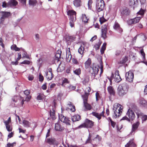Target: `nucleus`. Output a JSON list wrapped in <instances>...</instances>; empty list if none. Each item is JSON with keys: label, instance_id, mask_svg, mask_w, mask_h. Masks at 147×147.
I'll use <instances>...</instances> for the list:
<instances>
[{"label": "nucleus", "instance_id": "nucleus-11", "mask_svg": "<svg viewBox=\"0 0 147 147\" xmlns=\"http://www.w3.org/2000/svg\"><path fill=\"white\" fill-rule=\"evenodd\" d=\"M127 115L129 117L130 120H133L135 118V115L134 112L131 110L129 109L127 113Z\"/></svg>", "mask_w": 147, "mask_h": 147}, {"label": "nucleus", "instance_id": "nucleus-50", "mask_svg": "<svg viewBox=\"0 0 147 147\" xmlns=\"http://www.w3.org/2000/svg\"><path fill=\"white\" fill-rule=\"evenodd\" d=\"M136 54L131 51H130L129 52V57L130 58L133 59L135 57Z\"/></svg>", "mask_w": 147, "mask_h": 147}, {"label": "nucleus", "instance_id": "nucleus-14", "mask_svg": "<svg viewBox=\"0 0 147 147\" xmlns=\"http://www.w3.org/2000/svg\"><path fill=\"white\" fill-rule=\"evenodd\" d=\"M113 27L114 29L118 31L120 33H121L123 31V30L121 28L117 22H115L113 25Z\"/></svg>", "mask_w": 147, "mask_h": 147}, {"label": "nucleus", "instance_id": "nucleus-64", "mask_svg": "<svg viewBox=\"0 0 147 147\" xmlns=\"http://www.w3.org/2000/svg\"><path fill=\"white\" fill-rule=\"evenodd\" d=\"M99 21L100 22V24H102L103 22H105L106 20H105L104 18H100Z\"/></svg>", "mask_w": 147, "mask_h": 147}, {"label": "nucleus", "instance_id": "nucleus-24", "mask_svg": "<svg viewBox=\"0 0 147 147\" xmlns=\"http://www.w3.org/2000/svg\"><path fill=\"white\" fill-rule=\"evenodd\" d=\"M10 122H9L7 120L4 121V123H5V125L6 126V128L8 131H11L12 130V128L10 127L9 125V124L10 123Z\"/></svg>", "mask_w": 147, "mask_h": 147}, {"label": "nucleus", "instance_id": "nucleus-33", "mask_svg": "<svg viewBox=\"0 0 147 147\" xmlns=\"http://www.w3.org/2000/svg\"><path fill=\"white\" fill-rule=\"evenodd\" d=\"M55 111L54 107H52V108L50 110V116L53 119L55 118Z\"/></svg>", "mask_w": 147, "mask_h": 147}, {"label": "nucleus", "instance_id": "nucleus-17", "mask_svg": "<svg viewBox=\"0 0 147 147\" xmlns=\"http://www.w3.org/2000/svg\"><path fill=\"white\" fill-rule=\"evenodd\" d=\"M139 125L140 122L139 121H137L136 122L134 123L132 125V128L131 133L132 134L133 132H134L138 129Z\"/></svg>", "mask_w": 147, "mask_h": 147}, {"label": "nucleus", "instance_id": "nucleus-26", "mask_svg": "<svg viewBox=\"0 0 147 147\" xmlns=\"http://www.w3.org/2000/svg\"><path fill=\"white\" fill-rule=\"evenodd\" d=\"M74 5L76 7H78L81 5V0H74L73 1Z\"/></svg>", "mask_w": 147, "mask_h": 147}, {"label": "nucleus", "instance_id": "nucleus-25", "mask_svg": "<svg viewBox=\"0 0 147 147\" xmlns=\"http://www.w3.org/2000/svg\"><path fill=\"white\" fill-rule=\"evenodd\" d=\"M84 45L83 44L81 45L78 49V52L81 55H83L85 51Z\"/></svg>", "mask_w": 147, "mask_h": 147}, {"label": "nucleus", "instance_id": "nucleus-3", "mask_svg": "<svg viewBox=\"0 0 147 147\" xmlns=\"http://www.w3.org/2000/svg\"><path fill=\"white\" fill-rule=\"evenodd\" d=\"M67 15L70 16L69 24L70 26H74V22L76 19V12L73 10H69L67 11Z\"/></svg>", "mask_w": 147, "mask_h": 147}, {"label": "nucleus", "instance_id": "nucleus-41", "mask_svg": "<svg viewBox=\"0 0 147 147\" xmlns=\"http://www.w3.org/2000/svg\"><path fill=\"white\" fill-rule=\"evenodd\" d=\"M88 95L89 94L88 93H85L84 94L82 95L83 99V102H87Z\"/></svg>", "mask_w": 147, "mask_h": 147}, {"label": "nucleus", "instance_id": "nucleus-45", "mask_svg": "<svg viewBox=\"0 0 147 147\" xmlns=\"http://www.w3.org/2000/svg\"><path fill=\"white\" fill-rule=\"evenodd\" d=\"M92 114L93 116L97 118L98 119H101V115H100L99 113L94 112H92Z\"/></svg>", "mask_w": 147, "mask_h": 147}, {"label": "nucleus", "instance_id": "nucleus-4", "mask_svg": "<svg viewBox=\"0 0 147 147\" xmlns=\"http://www.w3.org/2000/svg\"><path fill=\"white\" fill-rule=\"evenodd\" d=\"M94 125V122L92 121L86 119L84 123L79 125L78 128H91Z\"/></svg>", "mask_w": 147, "mask_h": 147}, {"label": "nucleus", "instance_id": "nucleus-34", "mask_svg": "<svg viewBox=\"0 0 147 147\" xmlns=\"http://www.w3.org/2000/svg\"><path fill=\"white\" fill-rule=\"evenodd\" d=\"M139 103L140 104L144 107L147 105L146 101L143 98H141L139 100Z\"/></svg>", "mask_w": 147, "mask_h": 147}, {"label": "nucleus", "instance_id": "nucleus-49", "mask_svg": "<svg viewBox=\"0 0 147 147\" xmlns=\"http://www.w3.org/2000/svg\"><path fill=\"white\" fill-rule=\"evenodd\" d=\"M20 97L18 96H15L12 98L11 99L13 102H17V100L20 98Z\"/></svg>", "mask_w": 147, "mask_h": 147}, {"label": "nucleus", "instance_id": "nucleus-19", "mask_svg": "<svg viewBox=\"0 0 147 147\" xmlns=\"http://www.w3.org/2000/svg\"><path fill=\"white\" fill-rule=\"evenodd\" d=\"M134 141V139L130 140L128 143L125 145V147H136V145Z\"/></svg>", "mask_w": 147, "mask_h": 147}, {"label": "nucleus", "instance_id": "nucleus-7", "mask_svg": "<svg viewBox=\"0 0 147 147\" xmlns=\"http://www.w3.org/2000/svg\"><path fill=\"white\" fill-rule=\"evenodd\" d=\"M59 117L62 122L65 123L67 125H70L71 121L68 118L64 117L62 115H59Z\"/></svg>", "mask_w": 147, "mask_h": 147}, {"label": "nucleus", "instance_id": "nucleus-46", "mask_svg": "<svg viewBox=\"0 0 147 147\" xmlns=\"http://www.w3.org/2000/svg\"><path fill=\"white\" fill-rule=\"evenodd\" d=\"M76 88V86H73L72 85H70L69 86L67 87V89L68 91H70L75 90Z\"/></svg>", "mask_w": 147, "mask_h": 147}, {"label": "nucleus", "instance_id": "nucleus-42", "mask_svg": "<svg viewBox=\"0 0 147 147\" xmlns=\"http://www.w3.org/2000/svg\"><path fill=\"white\" fill-rule=\"evenodd\" d=\"M64 67H63L62 66V64H60L57 69V71L58 72H60L61 71L63 70H64Z\"/></svg>", "mask_w": 147, "mask_h": 147}, {"label": "nucleus", "instance_id": "nucleus-10", "mask_svg": "<svg viewBox=\"0 0 147 147\" xmlns=\"http://www.w3.org/2000/svg\"><path fill=\"white\" fill-rule=\"evenodd\" d=\"M0 15L1 16L0 18V23L1 24L5 18L7 17L10 15V13L9 12L1 11L0 13Z\"/></svg>", "mask_w": 147, "mask_h": 147}, {"label": "nucleus", "instance_id": "nucleus-22", "mask_svg": "<svg viewBox=\"0 0 147 147\" xmlns=\"http://www.w3.org/2000/svg\"><path fill=\"white\" fill-rule=\"evenodd\" d=\"M18 4V2L16 0H11L7 3V5L10 7H15Z\"/></svg>", "mask_w": 147, "mask_h": 147}, {"label": "nucleus", "instance_id": "nucleus-37", "mask_svg": "<svg viewBox=\"0 0 147 147\" xmlns=\"http://www.w3.org/2000/svg\"><path fill=\"white\" fill-rule=\"evenodd\" d=\"M81 19L82 22H84L86 23L88 22V19L85 14H82L81 17Z\"/></svg>", "mask_w": 147, "mask_h": 147}, {"label": "nucleus", "instance_id": "nucleus-30", "mask_svg": "<svg viewBox=\"0 0 147 147\" xmlns=\"http://www.w3.org/2000/svg\"><path fill=\"white\" fill-rule=\"evenodd\" d=\"M31 98V97L30 96H27L25 100L22 97H20V100L21 101V104L22 105H23L24 104V101H28Z\"/></svg>", "mask_w": 147, "mask_h": 147}, {"label": "nucleus", "instance_id": "nucleus-38", "mask_svg": "<svg viewBox=\"0 0 147 147\" xmlns=\"http://www.w3.org/2000/svg\"><path fill=\"white\" fill-rule=\"evenodd\" d=\"M22 51L24 52L22 54V58H26L27 59H30V58L29 56L28 55L27 53L25 51V50L22 49Z\"/></svg>", "mask_w": 147, "mask_h": 147}, {"label": "nucleus", "instance_id": "nucleus-53", "mask_svg": "<svg viewBox=\"0 0 147 147\" xmlns=\"http://www.w3.org/2000/svg\"><path fill=\"white\" fill-rule=\"evenodd\" d=\"M100 75L103 72V66L102 65V63L101 61H100Z\"/></svg>", "mask_w": 147, "mask_h": 147}, {"label": "nucleus", "instance_id": "nucleus-9", "mask_svg": "<svg viewBox=\"0 0 147 147\" xmlns=\"http://www.w3.org/2000/svg\"><path fill=\"white\" fill-rule=\"evenodd\" d=\"M135 112L137 114L138 118L141 117L142 122L147 119V115H143L139 110H136Z\"/></svg>", "mask_w": 147, "mask_h": 147}, {"label": "nucleus", "instance_id": "nucleus-55", "mask_svg": "<svg viewBox=\"0 0 147 147\" xmlns=\"http://www.w3.org/2000/svg\"><path fill=\"white\" fill-rule=\"evenodd\" d=\"M109 118V121L111 122V125L113 127H114L116 125V123L113 121H112L110 118Z\"/></svg>", "mask_w": 147, "mask_h": 147}, {"label": "nucleus", "instance_id": "nucleus-61", "mask_svg": "<svg viewBox=\"0 0 147 147\" xmlns=\"http://www.w3.org/2000/svg\"><path fill=\"white\" fill-rule=\"evenodd\" d=\"M127 23L129 25H131L132 24H134V22L133 20V19H131L130 20H129L127 21Z\"/></svg>", "mask_w": 147, "mask_h": 147}, {"label": "nucleus", "instance_id": "nucleus-16", "mask_svg": "<svg viewBox=\"0 0 147 147\" xmlns=\"http://www.w3.org/2000/svg\"><path fill=\"white\" fill-rule=\"evenodd\" d=\"M138 3L137 0H129V5L134 9L137 6Z\"/></svg>", "mask_w": 147, "mask_h": 147}, {"label": "nucleus", "instance_id": "nucleus-39", "mask_svg": "<svg viewBox=\"0 0 147 147\" xmlns=\"http://www.w3.org/2000/svg\"><path fill=\"white\" fill-rule=\"evenodd\" d=\"M11 49L12 50H15L16 51H19L20 50V49H22V48H19L18 47H17L16 45H12L11 46Z\"/></svg>", "mask_w": 147, "mask_h": 147}, {"label": "nucleus", "instance_id": "nucleus-52", "mask_svg": "<svg viewBox=\"0 0 147 147\" xmlns=\"http://www.w3.org/2000/svg\"><path fill=\"white\" fill-rule=\"evenodd\" d=\"M107 24L103 25L102 26L101 30L107 31Z\"/></svg>", "mask_w": 147, "mask_h": 147}, {"label": "nucleus", "instance_id": "nucleus-1", "mask_svg": "<svg viewBox=\"0 0 147 147\" xmlns=\"http://www.w3.org/2000/svg\"><path fill=\"white\" fill-rule=\"evenodd\" d=\"M123 108V107L120 104L118 103L115 104L113 107L114 113L113 116V118H116L120 116L122 113Z\"/></svg>", "mask_w": 147, "mask_h": 147}, {"label": "nucleus", "instance_id": "nucleus-29", "mask_svg": "<svg viewBox=\"0 0 147 147\" xmlns=\"http://www.w3.org/2000/svg\"><path fill=\"white\" fill-rule=\"evenodd\" d=\"M80 116L78 115H75L71 117V120L73 122L79 121L80 119Z\"/></svg>", "mask_w": 147, "mask_h": 147}, {"label": "nucleus", "instance_id": "nucleus-28", "mask_svg": "<svg viewBox=\"0 0 147 147\" xmlns=\"http://www.w3.org/2000/svg\"><path fill=\"white\" fill-rule=\"evenodd\" d=\"M84 106L85 107V110L87 111L91 109L92 107L91 105L88 103L87 102H83Z\"/></svg>", "mask_w": 147, "mask_h": 147}, {"label": "nucleus", "instance_id": "nucleus-48", "mask_svg": "<svg viewBox=\"0 0 147 147\" xmlns=\"http://www.w3.org/2000/svg\"><path fill=\"white\" fill-rule=\"evenodd\" d=\"M81 69L80 68L76 69L73 71L74 73L77 75H79L81 74Z\"/></svg>", "mask_w": 147, "mask_h": 147}, {"label": "nucleus", "instance_id": "nucleus-58", "mask_svg": "<svg viewBox=\"0 0 147 147\" xmlns=\"http://www.w3.org/2000/svg\"><path fill=\"white\" fill-rule=\"evenodd\" d=\"M100 45V43H98V44H96L95 45H94V48L96 50H97L98 49Z\"/></svg>", "mask_w": 147, "mask_h": 147}, {"label": "nucleus", "instance_id": "nucleus-35", "mask_svg": "<svg viewBox=\"0 0 147 147\" xmlns=\"http://www.w3.org/2000/svg\"><path fill=\"white\" fill-rule=\"evenodd\" d=\"M22 124L25 127H30V123L28 121L24 120L22 122Z\"/></svg>", "mask_w": 147, "mask_h": 147}, {"label": "nucleus", "instance_id": "nucleus-44", "mask_svg": "<svg viewBox=\"0 0 147 147\" xmlns=\"http://www.w3.org/2000/svg\"><path fill=\"white\" fill-rule=\"evenodd\" d=\"M61 51L60 50H58L57 51L56 54L55 55V57L58 59H59L61 57Z\"/></svg>", "mask_w": 147, "mask_h": 147}, {"label": "nucleus", "instance_id": "nucleus-6", "mask_svg": "<svg viewBox=\"0 0 147 147\" xmlns=\"http://www.w3.org/2000/svg\"><path fill=\"white\" fill-rule=\"evenodd\" d=\"M64 38L67 44L69 45L71 42L76 40V37L75 35L70 36L69 35H66L65 36Z\"/></svg>", "mask_w": 147, "mask_h": 147}, {"label": "nucleus", "instance_id": "nucleus-43", "mask_svg": "<svg viewBox=\"0 0 147 147\" xmlns=\"http://www.w3.org/2000/svg\"><path fill=\"white\" fill-rule=\"evenodd\" d=\"M107 31L102 30L101 36L104 39L106 38L107 36Z\"/></svg>", "mask_w": 147, "mask_h": 147}, {"label": "nucleus", "instance_id": "nucleus-32", "mask_svg": "<svg viewBox=\"0 0 147 147\" xmlns=\"http://www.w3.org/2000/svg\"><path fill=\"white\" fill-rule=\"evenodd\" d=\"M91 63V59L89 58L85 62V65L86 69L89 68Z\"/></svg>", "mask_w": 147, "mask_h": 147}, {"label": "nucleus", "instance_id": "nucleus-31", "mask_svg": "<svg viewBox=\"0 0 147 147\" xmlns=\"http://www.w3.org/2000/svg\"><path fill=\"white\" fill-rule=\"evenodd\" d=\"M68 105L69 106L68 109H70L72 112H74L75 111V107L72 104L71 102H69Z\"/></svg>", "mask_w": 147, "mask_h": 147}, {"label": "nucleus", "instance_id": "nucleus-57", "mask_svg": "<svg viewBox=\"0 0 147 147\" xmlns=\"http://www.w3.org/2000/svg\"><path fill=\"white\" fill-rule=\"evenodd\" d=\"M69 83V82L68 80L66 78H64L63 80V82H62V85H64L65 84Z\"/></svg>", "mask_w": 147, "mask_h": 147}, {"label": "nucleus", "instance_id": "nucleus-56", "mask_svg": "<svg viewBox=\"0 0 147 147\" xmlns=\"http://www.w3.org/2000/svg\"><path fill=\"white\" fill-rule=\"evenodd\" d=\"M31 62L28 60H24L21 63V64H27L29 65L30 64Z\"/></svg>", "mask_w": 147, "mask_h": 147}, {"label": "nucleus", "instance_id": "nucleus-15", "mask_svg": "<svg viewBox=\"0 0 147 147\" xmlns=\"http://www.w3.org/2000/svg\"><path fill=\"white\" fill-rule=\"evenodd\" d=\"M47 142L50 145H57L58 142L54 138H47Z\"/></svg>", "mask_w": 147, "mask_h": 147}, {"label": "nucleus", "instance_id": "nucleus-62", "mask_svg": "<svg viewBox=\"0 0 147 147\" xmlns=\"http://www.w3.org/2000/svg\"><path fill=\"white\" fill-rule=\"evenodd\" d=\"M125 120L127 121H128L130 122V119L127 118L126 116H124L121 119V121H122V120Z\"/></svg>", "mask_w": 147, "mask_h": 147}, {"label": "nucleus", "instance_id": "nucleus-36", "mask_svg": "<svg viewBox=\"0 0 147 147\" xmlns=\"http://www.w3.org/2000/svg\"><path fill=\"white\" fill-rule=\"evenodd\" d=\"M108 91L111 95H113L114 94V90L113 88L111 86H109L107 88Z\"/></svg>", "mask_w": 147, "mask_h": 147}, {"label": "nucleus", "instance_id": "nucleus-12", "mask_svg": "<svg viewBox=\"0 0 147 147\" xmlns=\"http://www.w3.org/2000/svg\"><path fill=\"white\" fill-rule=\"evenodd\" d=\"M100 65L93 66L92 68V71H91L92 75L94 77L97 74L100 68Z\"/></svg>", "mask_w": 147, "mask_h": 147}, {"label": "nucleus", "instance_id": "nucleus-23", "mask_svg": "<svg viewBox=\"0 0 147 147\" xmlns=\"http://www.w3.org/2000/svg\"><path fill=\"white\" fill-rule=\"evenodd\" d=\"M55 129L57 131H61L63 130L64 128L59 123H57L55 124Z\"/></svg>", "mask_w": 147, "mask_h": 147}, {"label": "nucleus", "instance_id": "nucleus-20", "mask_svg": "<svg viewBox=\"0 0 147 147\" xmlns=\"http://www.w3.org/2000/svg\"><path fill=\"white\" fill-rule=\"evenodd\" d=\"M114 79L115 81L117 82H119L121 80V79L119 76V71L118 70H117L115 72Z\"/></svg>", "mask_w": 147, "mask_h": 147}, {"label": "nucleus", "instance_id": "nucleus-54", "mask_svg": "<svg viewBox=\"0 0 147 147\" xmlns=\"http://www.w3.org/2000/svg\"><path fill=\"white\" fill-rule=\"evenodd\" d=\"M16 142H13L12 143H8L7 145V147H13L14 145L16 144Z\"/></svg>", "mask_w": 147, "mask_h": 147}, {"label": "nucleus", "instance_id": "nucleus-51", "mask_svg": "<svg viewBox=\"0 0 147 147\" xmlns=\"http://www.w3.org/2000/svg\"><path fill=\"white\" fill-rule=\"evenodd\" d=\"M36 1L35 0H29V3L30 5H35Z\"/></svg>", "mask_w": 147, "mask_h": 147}, {"label": "nucleus", "instance_id": "nucleus-13", "mask_svg": "<svg viewBox=\"0 0 147 147\" xmlns=\"http://www.w3.org/2000/svg\"><path fill=\"white\" fill-rule=\"evenodd\" d=\"M71 58V55L70 51V48H68L66 50V59L67 62H69L70 61Z\"/></svg>", "mask_w": 147, "mask_h": 147}, {"label": "nucleus", "instance_id": "nucleus-60", "mask_svg": "<svg viewBox=\"0 0 147 147\" xmlns=\"http://www.w3.org/2000/svg\"><path fill=\"white\" fill-rule=\"evenodd\" d=\"M43 95L41 94H39L37 97V99L38 100H41L43 98Z\"/></svg>", "mask_w": 147, "mask_h": 147}, {"label": "nucleus", "instance_id": "nucleus-63", "mask_svg": "<svg viewBox=\"0 0 147 147\" xmlns=\"http://www.w3.org/2000/svg\"><path fill=\"white\" fill-rule=\"evenodd\" d=\"M92 0H89L88 3V5L89 8L90 9L91 7V4L92 3Z\"/></svg>", "mask_w": 147, "mask_h": 147}, {"label": "nucleus", "instance_id": "nucleus-47", "mask_svg": "<svg viewBox=\"0 0 147 147\" xmlns=\"http://www.w3.org/2000/svg\"><path fill=\"white\" fill-rule=\"evenodd\" d=\"M141 17H138L133 19L134 24L138 23L140 21Z\"/></svg>", "mask_w": 147, "mask_h": 147}, {"label": "nucleus", "instance_id": "nucleus-59", "mask_svg": "<svg viewBox=\"0 0 147 147\" xmlns=\"http://www.w3.org/2000/svg\"><path fill=\"white\" fill-rule=\"evenodd\" d=\"M144 10L141 9L138 12V14L141 15H143L144 13Z\"/></svg>", "mask_w": 147, "mask_h": 147}, {"label": "nucleus", "instance_id": "nucleus-21", "mask_svg": "<svg viewBox=\"0 0 147 147\" xmlns=\"http://www.w3.org/2000/svg\"><path fill=\"white\" fill-rule=\"evenodd\" d=\"M140 53L141 55V56L142 57V59L143 61L142 62L145 64L147 65V62L145 61V54L144 50L143 49H141L140 51Z\"/></svg>", "mask_w": 147, "mask_h": 147}, {"label": "nucleus", "instance_id": "nucleus-18", "mask_svg": "<svg viewBox=\"0 0 147 147\" xmlns=\"http://www.w3.org/2000/svg\"><path fill=\"white\" fill-rule=\"evenodd\" d=\"M121 14L123 16H126L129 15L130 11L127 8H125L121 10Z\"/></svg>", "mask_w": 147, "mask_h": 147}, {"label": "nucleus", "instance_id": "nucleus-40", "mask_svg": "<svg viewBox=\"0 0 147 147\" xmlns=\"http://www.w3.org/2000/svg\"><path fill=\"white\" fill-rule=\"evenodd\" d=\"M106 45L107 44L106 43H104L102 47L100 49V52L102 54L104 53V51L106 49Z\"/></svg>", "mask_w": 147, "mask_h": 147}, {"label": "nucleus", "instance_id": "nucleus-2", "mask_svg": "<svg viewBox=\"0 0 147 147\" xmlns=\"http://www.w3.org/2000/svg\"><path fill=\"white\" fill-rule=\"evenodd\" d=\"M129 88L128 85L126 83L119 85L118 88V93L120 96H122L128 91Z\"/></svg>", "mask_w": 147, "mask_h": 147}, {"label": "nucleus", "instance_id": "nucleus-5", "mask_svg": "<svg viewBox=\"0 0 147 147\" xmlns=\"http://www.w3.org/2000/svg\"><path fill=\"white\" fill-rule=\"evenodd\" d=\"M96 9L98 12L102 11L105 7V2L103 0H97Z\"/></svg>", "mask_w": 147, "mask_h": 147}, {"label": "nucleus", "instance_id": "nucleus-8", "mask_svg": "<svg viewBox=\"0 0 147 147\" xmlns=\"http://www.w3.org/2000/svg\"><path fill=\"white\" fill-rule=\"evenodd\" d=\"M126 79L127 81L129 82H132L134 78L133 73L130 71L126 73L125 74Z\"/></svg>", "mask_w": 147, "mask_h": 147}, {"label": "nucleus", "instance_id": "nucleus-27", "mask_svg": "<svg viewBox=\"0 0 147 147\" xmlns=\"http://www.w3.org/2000/svg\"><path fill=\"white\" fill-rule=\"evenodd\" d=\"M48 71L50 73V74H51V76L50 77H49L48 76V72H45V74H46V77L49 80H51L53 78V74L52 72V69L51 68H49L48 69Z\"/></svg>", "mask_w": 147, "mask_h": 147}]
</instances>
